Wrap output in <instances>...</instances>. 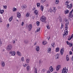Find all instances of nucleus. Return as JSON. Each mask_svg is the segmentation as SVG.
Instances as JSON below:
<instances>
[{
	"mask_svg": "<svg viewBox=\"0 0 73 73\" xmlns=\"http://www.w3.org/2000/svg\"><path fill=\"white\" fill-rule=\"evenodd\" d=\"M1 64L2 65V66L3 67H4V66H5V62L4 61H2Z\"/></svg>",
	"mask_w": 73,
	"mask_h": 73,
	"instance_id": "15",
	"label": "nucleus"
},
{
	"mask_svg": "<svg viewBox=\"0 0 73 73\" xmlns=\"http://www.w3.org/2000/svg\"><path fill=\"white\" fill-rule=\"evenodd\" d=\"M47 73H50V71H47Z\"/></svg>",
	"mask_w": 73,
	"mask_h": 73,
	"instance_id": "61",
	"label": "nucleus"
},
{
	"mask_svg": "<svg viewBox=\"0 0 73 73\" xmlns=\"http://www.w3.org/2000/svg\"><path fill=\"white\" fill-rule=\"evenodd\" d=\"M40 31V28H38L37 29V32H38L39 31Z\"/></svg>",
	"mask_w": 73,
	"mask_h": 73,
	"instance_id": "35",
	"label": "nucleus"
},
{
	"mask_svg": "<svg viewBox=\"0 0 73 73\" xmlns=\"http://www.w3.org/2000/svg\"><path fill=\"white\" fill-rule=\"evenodd\" d=\"M42 44L43 45H45V44H47V42L46 41H43L42 42Z\"/></svg>",
	"mask_w": 73,
	"mask_h": 73,
	"instance_id": "28",
	"label": "nucleus"
},
{
	"mask_svg": "<svg viewBox=\"0 0 73 73\" xmlns=\"http://www.w3.org/2000/svg\"><path fill=\"white\" fill-rule=\"evenodd\" d=\"M53 8V9L52 10V11L54 13H55L56 12V7H54Z\"/></svg>",
	"mask_w": 73,
	"mask_h": 73,
	"instance_id": "19",
	"label": "nucleus"
},
{
	"mask_svg": "<svg viewBox=\"0 0 73 73\" xmlns=\"http://www.w3.org/2000/svg\"><path fill=\"white\" fill-rule=\"evenodd\" d=\"M2 42L1 40V39H0V44H2Z\"/></svg>",
	"mask_w": 73,
	"mask_h": 73,
	"instance_id": "55",
	"label": "nucleus"
},
{
	"mask_svg": "<svg viewBox=\"0 0 73 73\" xmlns=\"http://www.w3.org/2000/svg\"><path fill=\"white\" fill-rule=\"evenodd\" d=\"M32 28V25L31 24H30L28 26V31H31Z\"/></svg>",
	"mask_w": 73,
	"mask_h": 73,
	"instance_id": "5",
	"label": "nucleus"
},
{
	"mask_svg": "<svg viewBox=\"0 0 73 73\" xmlns=\"http://www.w3.org/2000/svg\"><path fill=\"white\" fill-rule=\"evenodd\" d=\"M68 69L66 68V67L62 69V73H66L68 72Z\"/></svg>",
	"mask_w": 73,
	"mask_h": 73,
	"instance_id": "3",
	"label": "nucleus"
},
{
	"mask_svg": "<svg viewBox=\"0 0 73 73\" xmlns=\"http://www.w3.org/2000/svg\"><path fill=\"white\" fill-rule=\"evenodd\" d=\"M48 11V12H52V9H50Z\"/></svg>",
	"mask_w": 73,
	"mask_h": 73,
	"instance_id": "46",
	"label": "nucleus"
},
{
	"mask_svg": "<svg viewBox=\"0 0 73 73\" xmlns=\"http://www.w3.org/2000/svg\"><path fill=\"white\" fill-rule=\"evenodd\" d=\"M69 17H68L69 20L70 19V17H73V15L72 14L71 15H70L68 16Z\"/></svg>",
	"mask_w": 73,
	"mask_h": 73,
	"instance_id": "24",
	"label": "nucleus"
},
{
	"mask_svg": "<svg viewBox=\"0 0 73 73\" xmlns=\"http://www.w3.org/2000/svg\"><path fill=\"white\" fill-rule=\"evenodd\" d=\"M66 43H67V45H69L70 44V43H70V42H68V41H67Z\"/></svg>",
	"mask_w": 73,
	"mask_h": 73,
	"instance_id": "43",
	"label": "nucleus"
},
{
	"mask_svg": "<svg viewBox=\"0 0 73 73\" xmlns=\"http://www.w3.org/2000/svg\"><path fill=\"white\" fill-rule=\"evenodd\" d=\"M73 34L72 35V36H71L70 38L72 39V38H73Z\"/></svg>",
	"mask_w": 73,
	"mask_h": 73,
	"instance_id": "56",
	"label": "nucleus"
},
{
	"mask_svg": "<svg viewBox=\"0 0 73 73\" xmlns=\"http://www.w3.org/2000/svg\"><path fill=\"white\" fill-rule=\"evenodd\" d=\"M34 13L36 15V17L38 16V11L37 10H35L34 12Z\"/></svg>",
	"mask_w": 73,
	"mask_h": 73,
	"instance_id": "6",
	"label": "nucleus"
},
{
	"mask_svg": "<svg viewBox=\"0 0 73 73\" xmlns=\"http://www.w3.org/2000/svg\"><path fill=\"white\" fill-rule=\"evenodd\" d=\"M60 68H61V66H60V65H58L56 68V70L57 71H58V70H59Z\"/></svg>",
	"mask_w": 73,
	"mask_h": 73,
	"instance_id": "7",
	"label": "nucleus"
},
{
	"mask_svg": "<svg viewBox=\"0 0 73 73\" xmlns=\"http://www.w3.org/2000/svg\"><path fill=\"white\" fill-rule=\"evenodd\" d=\"M17 17H18V18H20L21 17V14H20V13L19 12L17 13Z\"/></svg>",
	"mask_w": 73,
	"mask_h": 73,
	"instance_id": "11",
	"label": "nucleus"
},
{
	"mask_svg": "<svg viewBox=\"0 0 73 73\" xmlns=\"http://www.w3.org/2000/svg\"><path fill=\"white\" fill-rule=\"evenodd\" d=\"M7 28H9V24H8L7 25Z\"/></svg>",
	"mask_w": 73,
	"mask_h": 73,
	"instance_id": "47",
	"label": "nucleus"
},
{
	"mask_svg": "<svg viewBox=\"0 0 73 73\" xmlns=\"http://www.w3.org/2000/svg\"><path fill=\"white\" fill-rule=\"evenodd\" d=\"M35 73H37V68H35Z\"/></svg>",
	"mask_w": 73,
	"mask_h": 73,
	"instance_id": "39",
	"label": "nucleus"
},
{
	"mask_svg": "<svg viewBox=\"0 0 73 73\" xmlns=\"http://www.w3.org/2000/svg\"><path fill=\"white\" fill-rule=\"evenodd\" d=\"M69 58L68 56V55H67L66 56V58Z\"/></svg>",
	"mask_w": 73,
	"mask_h": 73,
	"instance_id": "64",
	"label": "nucleus"
},
{
	"mask_svg": "<svg viewBox=\"0 0 73 73\" xmlns=\"http://www.w3.org/2000/svg\"><path fill=\"white\" fill-rule=\"evenodd\" d=\"M65 21L66 23V25H69V21L68 20L66 19H65Z\"/></svg>",
	"mask_w": 73,
	"mask_h": 73,
	"instance_id": "9",
	"label": "nucleus"
},
{
	"mask_svg": "<svg viewBox=\"0 0 73 73\" xmlns=\"http://www.w3.org/2000/svg\"><path fill=\"white\" fill-rule=\"evenodd\" d=\"M3 7H4V8H5V9H7V6H6V5L4 6H3Z\"/></svg>",
	"mask_w": 73,
	"mask_h": 73,
	"instance_id": "50",
	"label": "nucleus"
},
{
	"mask_svg": "<svg viewBox=\"0 0 73 73\" xmlns=\"http://www.w3.org/2000/svg\"><path fill=\"white\" fill-rule=\"evenodd\" d=\"M3 13H4V10H2L0 11V13L1 14H3Z\"/></svg>",
	"mask_w": 73,
	"mask_h": 73,
	"instance_id": "31",
	"label": "nucleus"
},
{
	"mask_svg": "<svg viewBox=\"0 0 73 73\" xmlns=\"http://www.w3.org/2000/svg\"><path fill=\"white\" fill-rule=\"evenodd\" d=\"M59 3V1L58 0H56V4H58Z\"/></svg>",
	"mask_w": 73,
	"mask_h": 73,
	"instance_id": "38",
	"label": "nucleus"
},
{
	"mask_svg": "<svg viewBox=\"0 0 73 73\" xmlns=\"http://www.w3.org/2000/svg\"><path fill=\"white\" fill-rule=\"evenodd\" d=\"M39 64H41V61L40 60L39 62Z\"/></svg>",
	"mask_w": 73,
	"mask_h": 73,
	"instance_id": "58",
	"label": "nucleus"
},
{
	"mask_svg": "<svg viewBox=\"0 0 73 73\" xmlns=\"http://www.w3.org/2000/svg\"><path fill=\"white\" fill-rule=\"evenodd\" d=\"M36 24L37 26H39V25H40V22L39 21L37 22Z\"/></svg>",
	"mask_w": 73,
	"mask_h": 73,
	"instance_id": "36",
	"label": "nucleus"
},
{
	"mask_svg": "<svg viewBox=\"0 0 73 73\" xmlns=\"http://www.w3.org/2000/svg\"><path fill=\"white\" fill-rule=\"evenodd\" d=\"M17 53L18 55L19 56H21V53L19 52V51H18L17 52Z\"/></svg>",
	"mask_w": 73,
	"mask_h": 73,
	"instance_id": "10",
	"label": "nucleus"
},
{
	"mask_svg": "<svg viewBox=\"0 0 73 73\" xmlns=\"http://www.w3.org/2000/svg\"><path fill=\"white\" fill-rule=\"evenodd\" d=\"M16 10H17V9L16 8L14 7L13 9V12H15V11H16Z\"/></svg>",
	"mask_w": 73,
	"mask_h": 73,
	"instance_id": "34",
	"label": "nucleus"
},
{
	"mask_svg": "<svg viewBox=\"0 0 73 73\" xmlns=\"http://www.w3.org/2000/svg\"><path fill=\"white\" fill-rule=\"evenodd\" d=\"M12 49V46L11 44H9L7 47V50H11Z\"/></svg>",
	"mask_w": 73,
	"mask_h": 73,
	"instance_id": "2",
	"label": "nucleus"
},
{
	"mask_svg": "<svg viewBox=\"0 0 73 73\" xmlns=\"http://www.w3.org/2000/svg\"><path fill=\"white\" fill-rule=\"evenodd\" d=\"M40 9L42 11H43V10L44 9V6L42 5L40 6Z\"/></svg>",
	"mask_w": 73,
	"mask_h": 73,
	"instance_id": "21",
	"label": "nucleus"
},
{
	"mask_svg": "<svg viewBox=\"0 0 73 73\" xmlns=\"http://www.w3.org/2000/svg\"><path fill=\"white\" fill-rule=\"evenodd\" d=\"M10 53H11V54L12 56H15V51H13V52H10Z\"/></svg>",
	"mask_w": 73,
	"mask_h": 73,
	"instance_id": "12",
	"label": "nucleus"
},
{
	"mask_svg": "<svg viewBox=\"0 0 73 73\" xmlns=\"http://www.w3.org/2000/svg\"><path fill=\"white\" fill-rule=\"evenodd\" d=\"M36 51H39V50H40V47H39V46H36Z\"/></svg>",
	"mask_w": 73,
	"mask_h": 73,
	"instance_id": "14",
	"label": "nucleus"
},
{
	"mask_svg": "<svg viewBox=\"0 0 73 73\" xmlns=\"http://www.w3.org/2000/svg\"><path fill=\"white\" fill-rule=\"evenodd\" d=\"M51 50V48H48V53H50Z\"/></svg>",
	"mask_w": 73,
	"mask_h": 73,
	"instance_id": "23",
	"label": "nucleus"
},
{
	"mask_svg": "<svg viewBox=\"0 0 73 73\" xmlns=\"http://www.w3.org/2000/svg\"><path fill=\"white\" fill-rule=\"evenodd\" d=\"M37 7H40V3H37Z\"/></svg>",
	"mask_w": 73,
	"mask_h": 73,
	"instance_id": "30",
	"label": "nucleus"
},
{
	"mask_svg": "<svg viewBox=\"0 0 73 73\" xmlns=\"http://www.w3.org/2000/svg\"><path fill=\"white\" fill-rule=\"evenodd\" d=\"M69 45H70L69 46H70V47H72V46H73V44H72V43H70V44Z\"/></svg>",
	"mask_w": 73,
	"mask_h": 73,
	"instance_id": "41",
	"label": "nucleus"
},
{
	"mask_svg": "<svg viewBox=\"0 0 73 73\" xmlns=\"http://www.w3.org/2000/svg\"><path fill=\"white\" fill-rule=\"evenodd\" d=\"M30 68V66H28L27 67V69L28 71H29V69Z\"/></svg>",
	"mask_w": 73,
	"mask_h": 73,
	"instance_id": "25",
	"label": "nucleus"
},
{
	"mask_svg": "<svg viewBox=\"0 0 73 73\" xmlns=\"http://www.w3.org/2000/svg\"><path fill=\"white\" fill-rule=\"evenodd\" d=\"M54 43H53L51 45L52 46H53V48H54Z\"/></svg>",
	"mask_w": 73,
	"mask_h": 73,
	"instance_id": "45",
	"label": "nucleus"
},
{
	"mask_svg": "<svg viewBox=\"0 0 73 73\" xmlns=\"http://www.w3.org/2000/svg\"><path fill=\"white\" fill-rule=\"evenodd\" d=\"M24 22H22V23H21V25H22V26H23V25H24Z\"/></svg>",
	"mask_w": 73,
	"mask_h": 73,
	"instance_id": "52",
	"label": "nucleus"
},
{
	"mask_svg": "<svg viewBox=\"0 0 73 73\" xmlns=\"http://www.w3.org/2000/svg\"><path fill=\"white\" fill-rule=\"evenodd\" d=\"M66 59L67 61H69V58H66Z\"/></svg>",
	"mask_w": 73,
	"mask_h": 73,
	"instance_id": "59",
	"label": "nucleus"
},
{
	"mask_svg": "<svg viewBox=\"0 0 73 73\" xmlns=\"http://www.w3.org/2000/svg\"><path fill=\"white\" fill-rule=\"evenodd\" d=\"M27 66V65L26 64H25V65H23V66L25 68V67H26V66Z\"/></svg>",
	"mask_w": 73,
	"mask_h": 73,
	"instance_id": "49",
	"label": "nucleus"
},
{
	"mask_svg": "<svg viewBox=\"0 0 73 73\" xmlns=\"http://www.w3.org/2000/svg\"><path fill=\"white\" fill-rule=\"evenodd\" d=\"M70 9H72V7H73V5H72V4H70Z\"/></svg>",
	"mask_w": 73,
	"mask_h": 73,
	"instance_id": "37",
	"label": "nucleus"
},
{
	"mask_svg": "<svg viewBox=\"0 0 73 73\" xmlns=\"http://www.w3.org/2000/svg\"><path fill=\"white\" fill-rule=\"evenodd\" d=\"M64 48H61V50L60 51L61 55H62V54H63V53H64Z\"/></svg>",
	"mask_w": 73,
	"mask_h": 73,
	"instance_id": "8",
	"label": "nucleus"
},
{
	"mask_svg": "<svg viewBox=\"0 0 73 73\" xmlns=\"http://www.w3.org/2000/svg\"><path fill=\"white\" fill-rule=\"evenodd\" d=\"M59 51V48L58 47H57L56 48V52H57Z\"/></svg>",
	"mask_w": 73,
	"mask_h": 73,
	"instance_id": "26",
	"label": "nucleus"
},
{
	"mask_svg": "<svg viewBox=\"0 0 73 73\" xmlns=\"http://www.w3.org/2000/svg\"><path fill=\"white\" fill-rule=\"evenodd\" d=\"M22 7H23V8H24V9H25V8H27V5H23L22 6Z\"/></svg>",
	"mask_w": 73,
	"mask_h": 73,
	"instance_id": "29",
	"label": "nucleus"
},
{
	"mask_svg": "<svg viewBox=\"0 0 73 73\" xmlns=\"http://www.w3.org/2000/svg\"><path fill=\"white\" fill-rule=\"evenodd\" d=\"M24 44H28L29 42V41L28 40H24Z\"/></svg>",
	"mask_w": 73,
	"mask_h": 73,
	"instance_id": "17",
	"label": "nucleus"
},
{
	"mask_svg": "<svg viewBox=\"0 0 73 73\" xmlns=\"http://www.w3.org/2000/svg\"><path fill=\"white\" fill-rule=\"evenodd\" d=\"M45 71V70L44 69H43L42 70V72H44Z\"/></svg>",
	"mask_w": 73,
	"mask_h": 73,
	"instance_id": "54",
	"label": "nucleus"
},
{
	"mask_svg": "<svg viewBox=\"0 0 73 73\" xmlns=\"http://www.w3.org/2000/svg\"><path fill=\"white\" fill-rule=\"evenodd\" d=\"M29 62V59L28 58L26 60V62L27 63V64H28Z\"/></svg>",
	"mask_w": 73,
	"mask_h": 73,
	"instance_id": "27",
	"label": "nucleus"
},
{
	"mask_svg": "<svg viewBox=\"0 0 73 73\" xmlns=\"http://www.w3.org/2000/svg\"><path fill=\"white\" fill-rule=\"evenodd\" d=\"M67 8H70V6H69V5H68L67 6Z\"/></svg>",
	"mask_w": 73,
	"mask_h": 73,
	"instance_id": "48",
	"label": "nucleus"
},
{
	"mask_svg": "<svg viewBox=\"0 0 73 73\" xmlns=\"http://www.w3.org/2000/svg\"><path fill=\"white\" fill-rule=\"evenodd\" d=\"M66 27H65L66 29L64 31V34H63V37H64V36L66 37L68 34V25H66Z\"/></svg>",
	"mask_w": 73,
	"mask_h": 73,
	"instance_id": "1",
	"label": "nucleus"
},
{
	"mask_svg": "<svg viewBox=\"0 0 73 73\" xmlns=\"http://www.w3.org/2000/svg\"><path fill=\"white\" fill-rule=\"evenodd\" d=\"M46 28L47 29H50V27H49V25H47L46 26Z\"/></svg>",
	"mask_w": 73,
	"mask_h": 73,
	"instance_id": "42",
	"label": "nucleus"
},
{
	"mask_svg": "<svg viewBox=\"0 0 73 73\" xmlns=\"http://www.w3.org/2000/svg\"><path fill=\"white\" fill-rule=\"evenodd\" d=\"M13 44H15V40H13Z\"/></svg>",
	"mask_w": 73,
	"mask_h": 73,
	"instance_id": "60",
	"label": "nucleus"
},
{
	"mask_svg": "<svg viewBox=\"0 0 73 73\" xmlns=\"http://www.w3.org/2000/svg\"><path fill=\"white\" fill-rule=\"evenodd\" d=\"M35 16H33V19H35Z\"/></svg>",
	"mask_w": 73,
	"mask_h": 73,
	"instance_id": "62",
	"label": "nucleus"
},
{
	"mask_svg": "<svg viewBox=\"0 0 73 73\" xmlns=\"http://www.w3.org/2000/svg\"><path fill=\"white\" fill-rule=\"evenodd\" d=\"M69 3V2H68V1H67L66 2H65V5H67L68 4V3Z\"/></svg>",
	"mask_w": 73,
	"mask_h": 73,
	"instance_id": "40",
	"label": "nucleus"
},
{
	"mask_svg": "<svg viewBox=\"0 0 73 73\" xmlns=\"http://www.w3.org/2000/svg\"><path fill=\"white\" fill-rule=\"evenodd\" d=\"M50 69V72H53V67L52 66H50V67L49 68Z\"/></svg>",
	"mask_w": 73,
	"mask_h": 73,
	"instance_id": "16",
	"label": "nucleus"
},
{
	"mask_svg": "<svg viewBox=\"0 0 73 73\" xmlns=\"http://www.w3.org/2000/svg\"><path fill=\"white\" fill-rule=\"evenodd\" d=\"M30 15V14L29 13H27L26 14V16L27 17H28L29 16V15Z\"/></svg>",
	"mask_w": 73,
	"mask_h": 73,
	"instance_id": "32",
	"label": "nucleus"
},
{
	"mask_svg": "<svg viewBox=\"0 0 73 73\" xmlns=\"http://www.w3.org/2000/svg\"><path fill=\"white\" fill-rule=\"evenodd\" d=\"M61 29H62V28H63V25H62V23H61Z\"/></svg>",
	"mask_w": 73,
	"mask_h": 73,
	"instance_id": "51",
	"label": "nucleus"
},
{
	"mask_svg": "<svg viewBox=\"0 0 73 73\" xmlns=\"http://www.w3.org/2000/svg\"><path fill=\"white\" fill-rule=\"evenodd\" d=\"M69 11L68 10H66L64 11L65 14H68V13H69Z\"/></svg>",
	"mask_w": 73,
	"mask_h": 73,
	"instance_id": "13",
	"label": "nucleus"
},
{
	"mask_svg": "<svg viewBox=\"0 0 73 73\" xmlns=\"http://www.w3.org/2000/svg\"><path fill=\"white\" fill-rule=\"evenodd\" d=\"M24 58L23 57L21 58V60L22 61H24Z\"/></svg>",
	"mask_w": 73,
	"mask_h": 73,
	"instance_id": "44",
	"label": "nucleus"
},
{
	"mask_svg": "<svg viewBox=\"0 0 73 73\" xmlns=\"http://www.w3.org/2000/svg\"><path fill=\"white\" fill-rule=\"evenodd\" d=\"M55 58L56 59H58L59 58V55L58 54H57L55 56Z\"/></svg>",
	"mask_w": 73,
	"mask_h": 73,
	"instance_id": "18",
	"label": "nucleus"
},
{
	"mask_svg": "<svg viewBox=\"0 0 73 73\" xmlns=\"http://www.w3.org/2000/svg\"><path fill=\"white\" fill-rule=\"evenodd\" d=\"M45 1H46V0H42L41 1V3L42 4H43Z\"/></svg>",
	"mask_w": 73,
	"mask_h": 73,
	"instance_id": "33",
	"label": "nucleus"
},
{
	"mask_svg": "<svg viewBox=\"0 0 73 73\" xmlns=\"http://www.w3.org/2000/svg\"><path fill=\"white\" fill-rule=\"evenodd\" d=\"M59 17L60 18L59 21L60 22H62V18L61 17V16H59Z\"/></svg>",
	"mask_w": 73,
	"mask_h": 73,
	"instance_id": "22",
	"label": "nucleus"
},
{
	"mask_svg": "<svg viewBox=\"0 0 73 73\" xmlns=\"http://www.w3.org/2000/svg\"><path fill=\"white\" fill-rule=\"evenodd\" d=\"M72 11H70V13H69V15H70L72 14Z\"/></svg>",
	"mask_w": 73,
	"mask_h": 73,
	"instance_id": "53",
	"label": "nucleus"
},
{
	"mask_svg": "<svg viewBox=\"0 0 73 73\" xmlns=\"http://www.w3.org/2000/svg\"><path fill=\"white\" fill-rule=\"evenodd\" d=\"M12 19H13V16H12L9 19V22H11L12 21Z\"/></svg>",
	"mask_w": 73,
	"mask_h": 73,
	"instance_id": "20",
	"label": "nucleus"
},
{
	"mask_svg": "<svg viewBox=\"0 0 73 73\" xmlns=\"http://www.w3.org/2000/svg\"><path fill=\"white\" fill-rule=\"evenodd\" d=\"M40 20L41 21H42V22H45L46 21L45 17L44 16H42L40 18Z\"/></svg>",
	"mask_w": 73,
	"mask_h": 73,
	"instance_id": "4",
	"label": "nucleus"
},
{
	"mask_svg": "<svg viewBox=\"0 0 73 73\" xmlns=\"http://www.w3.org/2000/svg\"><path fill=\"white\" fill-rule=\"evenodd\" d=\"M71 59H72V61H73V56H72V58H71Z\"/></svg>",
	"mask_w": 73,
	"mask_h": 73,
	"instance_id": "63",
	"label": "nucleus"
},
{
	"mask_svg": "<svg viewBox=\"0 0 73 73\" xmlns=\"http://www.w3.org/2000/svg\"><path fill=\"white\" fill-rule=\"evenodd\" d=\"M70 54H72V51H70Z\"/></svg>",
	"mask_w": 73,
	"mask_h": 73,
	"instance_id": "57",
	"label": "nucleus"
}]
</instances>
